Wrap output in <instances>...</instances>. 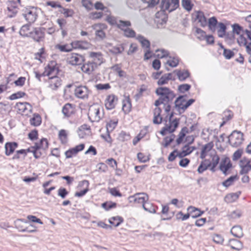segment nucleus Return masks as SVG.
<instances>
[{"instance_id":"62","label":"nucleus","mask_w":251,"mask_h":251,"mask_svg":"<svg viewBox=\"0 0 251 251\" xmlns=\"http://www.w3.org/2000/svg\"><path fill=\"white\" fill-rule=\"evenodd\" d=\"M89 181L86 180H84L79 182L77 188L79 189H85L86 187H87V190H89Z\"/></svg>"},{"instance_id":"18","label":"nucleus","mask_w":251,"mask_h":251,"mask_svg":"<svg viewBox=\"0 0 251 251\" xmlns=\"http://www.w3.org/2000/svg\"><path fill=\"white\" fill-rule=\"evenodd\" d=\"M62 80L57 75L49 77V87L52 90H56L61 85Z\"/></svg>"},{"instance_id":"54","label":"nucleus","mask_w":251,"mask_h":251,"mask_svg":"<svg viewBox=\"0 0 251 251\" xmlns=\"http://www.w3.org/2000/svg\"><path fill=\"white\" fill-rule=\"evenodd\" d=\"M237 179L236 176H231L225 181H223L222 184L224 186L227 187L232 185L234 181Z\"/></svg>"},{"instance_id":"6","label":"nucleus","mask_w":251,"mask_h":251,"mask_svg":"<svg viewBox=\"0 0 251 251\" xmlns=\"http://www.w3.org/2000/svg\"><path fill=\"white\" fill-rule=\"evenodd\" d=\"M179 6V0H162L161 8L163 11L171 12Z\"/></svg>"},{"instance_id":"49","label":"nucleus","mask_w":251,"mask_h":251,"mask_svg":"<svg viewBox=\"0 0 251 251\" xmlns=\"http://www.w3.org/2000/svg\"><path fill=\"white\" fill-rule=\"evenodd\" d=\"M181 4L182 7L188 11L191 10L193 6L191 0H182Z\"/></svg>"},{"instance_id":"43","label":"nucleus","mask_w":251,"mask_h":251,"mask_svg":"<svg viewBox=\"0 0 251 251\" xmlns=\"http://www.w3.org/2000/svg\"><path fill=\"white\" fill-rule=\"evenodd\" d=\"M131 104L128 98L123 101L122 109L125 113H128L131 109Z\"/></svg>"},{"instance_id":"44","label":"nucleus","mask_w":251,"mask_h":251,"mask_svg":"<svg viewBox=\"0 0 251 251\" xmlns=\"http://www.w3.org/2000/svg\"><path fill=\"white\" fill-rule=\"evenodd\" d=\"M55 47L57 49H58L62 52H69L71 51L73 49L72 43H71L70 45L66 44L61 45L58 44L56 45Z\"/></svg>"},{"instance_id":"59","label":"nucleus","mask_w":251,"mask_h":251,"mask_svg":"<svg viewBox=\"0 0 251 251\" xmlns=\"http://www.w3.org/2000/svg\"><path fill=\"white\" fill-rule=\"evenodd\" d=\"M190 217V214L187 213L186 214H183L181 211L178 212L176 215V220H181L182 221H185L188 219Z\"/></svg>"},{"instance_id":"41","label":"nucleus","mask_w":251,"mask_h":251,"mask_svg":"<svg viewBox=\"0 0 251 251\" xmlns=\"http://www.w3.org/2000/svg\"><path fill=\"white\" fill-rule=\"evenodd\" d=\"M35 146L43 151L46 150L48 148V142L45 138L42 139L39 143H36Z\"/></svg>"},{"instance_id":"30","label":"nucleus","mask_w":251,"mask_h":251,"mask_svg":"<svg viewBox=\"0 0 251 251\" xmlns=\"http://www.w3.org/2000/svg\"><path fill=\"white\" fill-rule=\"evenodd\" d=\"M187 210L189 212L188 213H189L190 215L192 214V217L193 218L198 217L204 213V211H201L200 209L193 206H189Z\"/></svg>"},{"instance_id":"4","label":"nucleus","mask_w":251,"mask_h":251,"mask_svg":"<svg viewBox=\"0 0 251 251\" xmlns=\"http://www.w3.org/2000/svg\"><path fill=\"white\" fill-rule=\"evenodd\" d=\"M243 141V134L240 131H234L228 137V142L233 147H238Z\"/></svg>"},{"instance_id":"31","label":"nucleus","mask_w":251,"mask_h":251,"mask_svg":"<svg viewBox=\"0 0 251 251\" xmlns=\"http://www.w3.org/2000/svg\"><path fill=\"white\" fill-rule=\"evenodd\" d=\"M161 109L159 107H156L154 110L153 122L155 124H159L162 121V118L160 116Z\"/></svg>"},{"instance_id":"39","label":"nucleus","mask_w":251,"mask_h":251,"mask_svg":"<svg viewBox=\"0 0 251 251\" xmlns=\"http://www.w3.org/2000/svg\"><path fill=\"white\" fill-rule=\"evenodd\" d=\"M123 222V218L119 216L113 217L109 219V223L115 227L118 226Z\"/></svg>"},{"instance_id":"47","label":"nucleus","mask_w":251,"mask_h":251,"mask_svg":"<svg viewBox=\"0 0 251 251\" xmlns=\"http://www.w3.org/2000/svg\"><path fill=\"white\" fill-rule=\"evenodd\" d=\"M195 35L200 40H204L206 36V33L203 30L200 28H196Z\"/></svg>"},{"instance_id":"3","label":"nucleus","mask_w":251,"mask_h":251,"mask_svg":"<svg viewBox=\"0 0 251 251\" xmlns=\"http://www.w3.org/2000/svg\"><path fill=\"white\" fill-rule=\"evenodd\" d=\"M74 92L76 98L84 100H88L91 94V91L88 87L82 85H75Z\"/></svg>"},{"instance_id":"13","label":"nucleus","mask_w":251,"mask_h":251,"mask_svg":"<svg viewBox=\"0 0 251 251\" xmlns=\"http://www.w3.org/2000/svg\"><path fill=\"white\" fill-rule=\"evenodd\" d=\"M15 107L20 113L25 115H28L31 113L32 111L31 105L26 102H18L16 104Z\"/></svg>"},{"instance_id":"35","label":"nucleus","mask_w":251,"mask_h":251,"mask_svg":"<svg viewBox=\"0 0 251 251\" xmlns=\"http://www.w3.org/2000/svg\"><path fill=\"white\" fill-rule=\"evenodd\" d=\"M218 21L215 17L210 18L207 21V25L209 29L212 32L216 30V25L218 24Z\"/></svg>"},{"instance_id":"7","label":"nucleus","mask_w":251,"mask_h":251,"mask_svg":"<svg viewBox=\"0 0 251 251\" xmlns=\"http://www.w3.org/2000/svg\"><path fill=\"white\" fill-rule=\"evenodd\" d=\"M148 195L145 193H138L128 197L130 202L141 204L142 206L149 201Z\"/></svg>"},{"instance_id":"56","label":"nucleus","mask_w":251,"mask_h":251,"mask_svg":"<svg viewBox=\"0 0 251 251\" xmlns=\"http://www.w3.org/2000/svg\"><path fill=\"white\" fill-rule=\"evenodd\" d=\"M124 35L128 38H133L136 36L135 32L131 28L129 27L126 28L124 31Z\"/></svg>"},{"instance_id":"58","label":"nucleus","mask_w":251,"mask_h":251,"mask_svg":"<svg viewBox=\"0 0 251 251\" xmlns=\"http://www.w3.org/2000/svg\"><path fill=\"white\" fill-rule=\"evenodd\" d=\"M178 62L179 61L177 58L170 57L167 62V64L172 67H175L178 65Z\"/></svg>"},{"instance_id":"40","label":"nucleus","mask_w":251,"mask_h":251,"mask_svg":"<svg viewBox=\"0 0 251 251\" xmlns=\"http://www.w3.org/2000/svg\"><path fill=\"white\" fill-rule=\"evenodd\" d=\"M217 33L218 36L223 37L226 34V26L223 23H219L217 26Z\"/></svg>"},{"instance_id":"60","label":"nucleus","mask_w":251,"mask_h":251,"mask_svg":"<svg viewBox=\"0 0 251 251\" xmlns=\"http://www.w3.org/2000/svg\"><path fill=\"white\" fill-rule=\"evenodd\" d=\"M25 95V93L23 92L19 91L16 93L12 94L10 97L9 99L10 100H14L17 99H19L23 97Z\"/></svg>"},{"instance_id":"29","label":"nucleus","mask_w":251,"mask_h":251,"mask_svg":"<svg viewBox=\"0 0 251 251\" xmlns=\"http://www.w3.org/2000/svg\"><path fill=\"white\" fill-rule=\"evenodd\" d=\"M17 147L18 144L16 142L6 143L4 146L5 154L7 156H9L13 153Z\"/></svg>"},{"instance_id":"50","label":"nucleus","mask_w":251,"mask_h":251,"mask_svg":"<svg viewBox=\"0 0 251 251\" xmlns=\"http://www.w3.org/2000/svg\"><path fill=\"white\" fill-rule=\"evenodd\" d=\"M238 198V195L236 193H231L227 195L225 197V201L228 203L232 202Z\"/></svg>"},{"instance_id":"23","label":"nucleus","mask_w":251,"mask_h":251,"mask_svg":"<svg viewBox=\"0 0 251 251\" xmlns=\"http://www.w3.org/2000/svg\"><path fill=\"white\" fill-rule=\"evenodd\" d=\"M117 98L113 95L108 96L105 102V106L107 109H112L114 108L117 102Z\"/></svg>"},{"instance_id":"25","label":"nucleus","mask_w":251,"mask_h":251,"mask_svg":"<svg viewBox=\"0 0 251 251\" xmlns=\"http://www.w3.org/2000/svg\"><path fill=\"white\" fill-rule=\"evenodd\" d=\"M98 67L96 66L95 64L89 61L87 63L84 64L81 69L83 72L90 75Z\"/></svg>"},{"instance_id":"17","label":"nucleus","mask_w":251,"mask_h":251,"mask_svg":"<svg viewBox=\"0 0 251 251\" xmlns=\"http://www.w3.org/2000/svg\"><path fill=\"white\" fill-rule=\"evenodd\" d=\"M232 167L230 159L227 157H224L222 158L220 164V170L225 174L226 175L227 172Z\"/></svg>"},{"instance_id":"21","label":"nucleus","mask_w":251,"mask_h":251,"mask_svg":"<svg viewBox=\"0 0 251 251\" xmlns=\"http://www.w3.org/2000/svg\"><path fill=\"white\" fill-rule=\"evenodd\" d=\"M84 145L83 144H81L65 152L66 158H71L74 155H76L79 151H82L84 149Z\"/></svg>"},{"instance_id":"45","label":"nucleus","mask_w":251,"mask_h":251,"mask_svg":"<svg viewBox=\"0 0 251 251\" xmlns=\"http://www.w3.org/2000/svg\"><path fill=\"white\" fill-rule=\"evenodd\" d=\"M62 113L64 116L69 117L73 112L72 105L70 103L66 104L62 108Z\"/></svg>"},{"instance_id":"33","label":"nucleus","mask_w":251,"mask_h":251,"mask_svg":"<svg viewBox=\"0 0 251 251\" xmlns=\"http://www.w3.org/2000/svg\"><path fill=\"white\" fill-rule=\"evenodd\" d=\"M211 165V161L208 159H204L202 161L198 168V172L201 174L206 170Z\"/></svg>"},{"instance_id":"55","label":"nucleus","mask_w":251,"mask_h":251,"mask_svg":"<svg viewBox=\"0 0 251 251\" xmlns=\"http://www.w3.org/2000/svg\"><path fill=\"white\" fill-rule=\"evenodd\" d=\"M30 148L26 150L23 149V150L17 151H16V154L13 156V159H19L20 158V156H19L20 154H23L24 155V156H25L26 155L27 153L28 152H30Z\"/></svg>"},{"instance_id":"15","label":"nucleus","mask_w":251,"mask_h":251,"mask_svg":"<svg viewBox=\"0 0 251 251\" xmlns=\"http://www.w3.org/2000/svg\"><path fill=\"white\" fill-rule=\"evenodd\" d=\"M29 37L34 41L40 42L44 39V32L40 28H35L31 31Z\"/></svg>"},{"instance_id":"34","label":"nucleus","mask_w":251,"mask_h":251,"mask_svg":"<svg viewBox=\"0 0 251 251\" xmlns=\"http://www.w3.org/2000/svg\"><path fill=\"white\" fill-rule=\"evenodd\" d=\"M230 232L234 236L237 238L242 237L243 235L242 229L239 226H233L230 230Z\"/></svg>"},{"instance_id":"2","label":"nucleus","mask_w":251,"mask_h":251,"mask_svg":"<svg viewBox=\"0 0 251 251\" xmlns=\"http://www.w3.org/2000/svg\"><path fill=\"white\" fill-rule=\"evenodd\" d=\"M88 115L92 122H99L103 116V108L98 103H94L89 107Z\"/></svg>"},{"instance_id":"14","label":"nucleus","mask_w":251,"mask_h":251,"mask_svg":"<svg viewBox=\"0 0 251 251\" xmlns=\"http://www.w3.org/2000/svg\"><path fill=\"white\" fill-rule=\"evenodd\" d=\"M27 223L26 221L23 219H17L14 222L15 227L20 232L27 231L29 233H33L36 232V229H28L25 225Z\"/></svg>"},{"instance_id":"9","label":"nucleus","mask_w":251,"mask_h":251,"mask_svg":"<svg viewBox=\"0 0 251 251\" xmlns=\"http://www.w3.org/2000/svg\"><path fill=\"white\" fill-rule=\"evenodd\" d=\"M232 27L233 33L239 35V38L237 39L239 44L240 45H246L247 40L244 36L245 31L243 30L242 27L238 24H234L232 25Z\"/></svg>"},{"instance_id":"57","label":"nucleus","mask_w":251,"mask_h":251,"mask_svg":"<svg viewBox=\"0 0 251 251\" xmlns=\"http://www.w3.org/2000/svg\"><path fill=\"white\" fill-rule=\"evenodd\" d=\"M92 28L97 32L98 31L104 30L107 28V26L104 24H96L92 26Z\"/></svg>"},{"instance_id":"46","label":"nucleus","mask_w":251,"mask_h":251,"mask_svg":"<svg viewBox=\"0 0 251 251\" xmlns=\"http://www.w3.org/2000/svg\"><path fill=\"white\" fill-rule=\"evenodd\" d=\"M31 31H30L29 26L28 25H23L20 30V34L23 36H26L29 37V35Z\"/></svg>"},{"instance_id":"37","label":"nucleus","mask_w":251,"mask_h":251,"mask_svg":"<svg viewBox=\"0 0 251 251\" xmlns=\"http://www.w3.org/2000/svg\"><path fill=\"white\" fill-rule=\"evenodd\" d=\"M131 23L128 21L119 20L117 24V27L123 31L131 26Z\"/></svg>"},{"instance_id":"52","label":"nucleus","mask_w":251,"mask_h":251,"mask_svg":"<svg viewBox=\"0 0 251 251\" xmlns=\"http://www.w3.org/2000/svg\"><path fill=\"white\" fill-rule=\"evenodd\" d=\"M68 132L64 129H61L59 131L58 136L62 143H65L67 142Z\"/></svg>"},{"instance_id":"38","label":"nucleus","mask_w":251,"mask_h":251,"mask_svg":"<svg viewBox=\"0 0 251 251\" xmlns=\"http://www.w3.org/2000/svg\"><path fill=\"white\" fill-rule=\"evenodd\" d=\"M172 75L171 73L165 74L158 80L157 83L159 85L167 84L169 80L172 79Z\"/></svg>"},{"instance_id":"8","label":"nucleus","mask_w":251,"mask_h":251,"mask_svg":"<svg viewBox=\"0 0 251 251\" xmlns=\"http://www.w3.org/2000/svg\"><path fill=\"white\" fill-rule=\"evenodd\" d=\"M23 15L28 23H33L36 21L37 17V9L33 7L26 8L24 10Z\"/></svg>"},{"instance_id":"22","label":"nucleus","mask_w":251,"mask_h":251,"mask_svg":"<svg viewBox=\"0 0 251 251\" xmlns=\"http://www.w3.org/2000/svg\"><path fill=\"white\" fill-rule=\"evenodd\" d=\"M7 10L8 16L10 18H12L16 15L18 12V8L16 2L13 1H9L7 2Z\"/></svg>"},{"instance_id":"51","label":"nucleus","mask_w":251,"mask_h":251,"mask_svg":"<svg viewBox=\"0 0 251 251\" xmlns=\"http://www.w3.org/2000/svg\"><path fill=\"white\" fill-rule=\"evenodd\" d=\"M156 56L158 58H163L168 56V51L164 49H157L155 50Z\"/></svg>"},{"instance_id":"64","label":"nucleus","mask_w":251,"mask_h":251,"mask_svg":"<svg viewBox=\"0 0 251 251\" xmlns=\"http://www.w3.org/2000/svg\"><path fill=\"white\" fill-rule=\"evenodd\" d=\"M243 153V150L241 149H238L235 151L232 155V160L233 161H236L239 159Z\"/></svg>"},{"instance_id":"19","label":"nucleus","mask_w":251,"mask_h":251,"mask_svg":"<svg viewBox=\"0 0 251 251\" xmlns=\"http://www.w3.org/2000/svg\"><path fill=\"white\" fill-rule=\"evenodd\" d=\"M193 16L196 21H197L200 23V25L202 27H204L207 25V21L206 18L204 15V13L201 11L195 12L193 14Z\"/></svg>"},{"instance_id":"20","label":"nucleus","mask_w":251,"mask_h":251,"mask_svg":"<svg viewBox=\"0 0 251 251\" xmlns=\"http://www.w3.org/2000/svg\"><path fill=\"white\" fill-rule=\"evenodd\" d=\"M73 49L80 50H87L89 49L91 45L85 41H75L72 42Z\"/></svg>"},{"instance_id":"16","label":"nucleus","mask_w":251,"mask_h":251,"mask_svg":"<svg viewBox=\"0 0 251 251\" xmlns=\"http://www.w3.org/2000/svg\"><path fill=\"white\" fill-rule=\"evenodd\" d=\"M89 57L91 59L90 61L98 67L103 62V58L101 53L100 52H90Z\"/></svg>"},{"instance_id":"61","label":"nucleus","mask_w":251,"mask_h":251,"mask_svg":"<svg viewBox=\"0 0 251 251\" xmlns=\"http://www.w3.org/2000/svg\"><path fill=\"white\" fill-rule=\"evenodd\" d=\"M143 3L148 4L149 7H153L157 5L160 0H141Z\"/></svg>"},{"instance_id":"32","label":"nucleus","mask_w":251,"mask_h":251,"mask_svg":"<svg viewBox=\"0 0 251 251\" xmlns=\"http://www.w3.org/2000/svg\"><path fill=\"white\" fill-rule=\"evenodd\" d=\"M142 207L144 210L151 214L156 213V209L157 208L156 206L148 201L143 205Z\"/></svg>"},{"instance_id":"27","label":"nucleus","mask_w":251,"mask_h":251,"mask_svg":"<svg viewBox=\"0 0 251 251\" xmlns=\"http://www.w3.org/2000/svg\"><path fill=\"white\" fill-rule=\"evenodd\" d=\"M213 147L212 142L208 143L202 147L201 153L200 155L201 158L203 159L207 155L208 153L212 150Z\"/></svg>"},{"instance_id":"42","label":"nucleus","mask_w":251,"mask_h":251,"mask_svg":"<svg viewBox=\"0 0 251 251\" xmlns=\"http://www.w3.org/2000/svg\"><path fill=\"white\" fill-rule=\"evenodd\" d=\"M136 39L141 44L143 48L149 49L150 46V43L149 40L146 39L142 35H139L136 37Z\"/></svg>"},{"instance_id":"53","label":"nucleus","mask_w":251,"mask_h":251,"mask_svg":"<svg viewBox=\"0 0 251 251\" xmlns=\"http://www.w3.org/2000/svg\"><path fill=\"white\" fill-rule=\"evenodd\" d=\"M41 122V117L38 115H34V117L30 120V124L34 126H38L40 125Z\"/></svg>"},{"instance_id":"26","label":"nucleus","mask_w":251,"mask_h":251,"mask_svg":"<svg viewBox=\"0 0 251 251\" xmlns=\"http://www.w3.org/2000/svg\"><path fill=\"white\" fill-rule=\"evenodd\" d=\"M227 246L230 247L233 250L241 251L243 248V243L236 239H230L228 241Z\"/></svg>"},{"instance_id":"10","label":"nucleus","mask_w":251,"mask_h":251,"mask_svg":"<svg viewBox=\"0 0 251 251\" xmlns=\"http://www.w3.org/2000/svg\"><path fill=\"white\" fill-rule=\"evenodd\" d=\"M239 166L240 168L239 173L244 175L248 173L251 171V159L243 158L239 163Z\"/></svg>"},{"instance_id":"11","label":"nucleus","mask_w":251,"mask_h":251,"mask_svg":"<svg viewBox=\"0 0 251 251\" xmlns=\"http://www.w3.org/2000/svg\"><path fill=\"white\" fill-rule=\"evenodd\" d=\"M56 66V63L55 62H50L48 66L45 68V71L43 73V75L45 76H48L49 77L57 75L58 72V69Z\"/></svg>"},{"instance_id":"28","label":"nucleus","mask_w":251,"mask_h":251,"mask_svg":"<svg viewBox=\"0 0 251 251\" xmlns=\"http://www.w3.org/2000/svg\"><path fill=\"white\" fill-rule=\"evenodd\" d=\"M194 150L195 148L194 147L190 146L189 145H187L182 148L181 151L177 153V155H178V157L182 158L187 155L190 154Z\"/></svg>"},{"instance_id":"5","label":"nucleus","mask_w":251,"mask_h":251,"mask_svg":"<svg viewBox=\"0 0 251 251\" xmlns=\"http://www.w3.org/2000/svg\"><path fill=\"white\" fill-rule=\"evenodd\" d=\"M156 93L160 96V98L166 102L172 100L175 97L174 93L169 88L165 87L158 88L156 90Z\"/></svg>"},{"instance_id":"48","label":"nucleus","mask_w":251,"mask_h":251,"mask_svg":"<svg viewBox=\"0 0 251 251\" xmlns=\"http://www.w3.org/2000/svg\"><path fill=\"white\" fill-rule=\"evenodd\" d=\"M30 152L33 153L34 156L36 158H39L42 153V151H43L42 150L39 149L38 148H36L35 146L30 147Z\"/></svg>"},{"instance_id":"1","label":"nucleus","mask_w":251,"mask_h":251,"mask_svg":"<svg viewBox=\"0 0 251 251\" xmlns=\"http://www.w3.org/2000/svg\"><path fill=\"white\" fill-rule=\"evenodd\" d=\"M173 113L165 119V126L160 131L162 135H165L167 132L171 133L175 131L178 125L179 121L177 119H173Z\"/></svg>"},{"instance_id":"36","label":"nucleus","mask_w":251,"mask_h":251,"mask_svg":"<svg viewBox=\"0 0 251 251\" xmlns=\"http://www.w3.org/2000/svg\"><path fill=\"white\" fill-rule=\"evenodd\" d=\"M176 75L180 81L185 80L190 75L189 72L187 70H184L177 71L176 72Z\"/></svg>"},{"instance_id":"12","label":"nucleus","mask_w":251,"mask_h":251,"mask_svg":"<svg viewBox=\"0 0 251 251\" xmlns=\"http://www.w3.org/2000/svg\"><path fill=\"white\" fill-rule=\"evenodd\" d=\"M84 61V57L77 53H71L67 57L68 63L72 65H79Z\"/></svg>"},{"instance_id":"63","label":"nucleus","mask_w":251,"mask_h":251,"mask_svg":"<svg viewBox=\"0 0 251 251\" xmlns=\"http://www.w3.org/2000/svg\"><path fill=\"white\" fill-rule=\"evenodd\" d=\"M213 241L218 244H222L224 239V238L219 234H215L213 236Z\"/></svg>"},{"instance_id":"24","label":"nucleus","mask_w":251,"mask_h":251,"mask_svg":"<svg viewBox=\"0 0 251 251\" xmlns=\"http://www.w3.org/2000/svg\"><path fill=\"white\" fill-rule=\"evenodd\" d=\"M186 100V96H179L175 100L176 107L178 108V110L180 113L183 112L185 111L184 108Z\"/></svg>"}]
</instances>
